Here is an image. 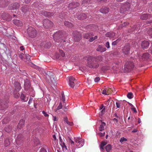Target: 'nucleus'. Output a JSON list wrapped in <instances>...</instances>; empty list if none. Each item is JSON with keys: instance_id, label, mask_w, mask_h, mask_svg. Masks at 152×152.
<instances>
[{"instance_id": "c85d7f7f", "label": "nucleus", "mask_w": 152, "mask_h": 152, "mask_svg": "<svg viewBox=\"0 0 152 152\" xmlns=\"http://www.w3.org/2000/svg\"><path fill=\"white\" fill-rule=\"evenodd\" d=\"M106 124L104 122H102L100 125L99 127V130L100 131H102L104 130V126H105Z\"/></svg>"}, {"instance_id": "1a4fd4ad", "label": "nucleus", "mask_w": 152, "mask_h": 152, "mask_svg": "<svg viewBox=\"0 0 152 152\" xmlns=\"http://www.w3.org/2000/svg\"><path fill=\"white\" fill-rule=\"evenodd\" d=\"M1 17L4 20L9 21L11 20L12 17L8 13L3 12L1 13Z\"/></svg>"}, {"instance_id": "de8ad7c7", "label": "nucleus", "mask_w": 152, "mask_h": 152, "mask_svg": "<svg viewBox=\"0 0 152 152\" xmlns=\"http://www.w3.org/2000/svg\"><path fill=\"white\" fill-rule=\"evenodd\" d=\"M148 33L152 38V28L150 29L148 31Z\"/></svg>"}, {"instance_id": "09e8293b", "label": "nucleus", "mask_w": 152, "mask_h": 152, "mask_svg": "<svg viewBox=\"0 0 152 152\" xmlns=\"http://www.w3.org/2000/svg\"><path fill=\"white\" fill-rule=\"evenodd\" d=\"M127 140L126 138H124V137H121L120 140V141L121 142H123L126 141Z\"/></svg>"}, {"instance_id": "79ce46f5", "label": "nucleus", "mask_w": 152, "mask_h": 152, "mask_svg": "<svg viewBox=\"0 0 152 152\" xmlns=\"http://www.w3.org/2000/svg\"><path fill=\"white\" fill-rule=\"evenodd\" d=\"M59 52L61 56L62 57H64L65 55V54L64 51L60 49H59Z\"/></svg>"}, {"instance_id": "7ed1b4c3", "label": "nucleus", "mask_w": 152, "mask_h": 152, "mask_svg": "<svg viewBox=\"0 0 152 152\" xmlns=\"http://www.w3.org/2000/svg\"><path fill=\"white\" fill-rule=\"evenodd\" d=\"M27 31L29 36L31 38H34L37 36V32L36 30L32 27H28L27 29Z\"/></svg>"}, {"instance_id": "a878e982", "label": "nucleus", "mask_w": 152, "mask_h": 152, "mask_svg": "<svg viewBox=\"0 0 152 152\" xmlns=\"http://www.w3.org/2000/svg\"><path fill=\"white\" fill-rule=\"evenodd\" d=\"M59 17L61 19L60 21H62L64 19H65L66 18V16L65 13H61L59 14Z\"/></svg>"}, {"instance_id": "9b49d317", "label": "nucleus", "mask_w": 152, "mask_h": 152, "mask_svg": "<svg viewBox=\"0 0 152 152\" xmlns=\"http://www.w3.org/2000/svg\"><path fill=\"white\" fill-rule=\"evenodd\" d=\"M69 85L72 88H74L76 83V80L72 76L69 77Z\"/></svg>"}, {"instance_id": "7c9ffc66", "label": "nucleus", "mask_w": 152, "mask_h": 152, "mask_svg": "<svg viewBox=\"0 0 152 152\" xmlns=\"http://www.w3.org/2000/svg\"><path fill=\"white\" fill-rule=\"evenodd\" d=\"M149 54L148 53H145L143 54L142 56V58L144 60H147L149 57Z\"/></svg>"}, {"instance_id": "0eeeda50", "label": "nucleus", "mask_w": 152, "mask_h": 152, "mask_svg": "<svg viewBox=\"0 0 152 152\" xmlns=\"http://www.w3.org/2000/svg\"><path fill=\"white\" fill-rule=\"evenodd\" d=\"M53 23L50 20L48 19H45L43 21V26L45 28L48 29L49 28L52 27Z\"/></svg>"}, {"instance_id": "8fccbe9b", "label": "nucleus", "mask_w": 152, "mask_h": 152, "mask_svg": "<svg viewBox=\"0 0 152 152\" xmlns=\"http://www.w3.org/2000/svg\"><path fill=\"white\" fill-rule=\"evenodd\" d=\"M61 145V146L62 148L64 147L66 148V146L65 145V144L63 142H61V143H60Z\"/></svg>"}, {"instance_id": "bb28decb", "label": "nucleus", "mask_w": 152, "mask_h": 152, "mask_svg": "<svg viewBox=\"0 0 152 152\" xmlns=\"http://www.w3.org/2000/svg\"><path fill=\"white\" fill-rule=\"evenodd\" d=\"M92 3L91 0H84L83 1L82 5L83 6H87L88 4Z\"/></svg>"}, {"instance_id": "c03bdc74", "label": "nucleus", "mask_w": 152, "mask_h": 152, "mask_svg": "<svg viewBox=\"0 0 152 152\" xmlns=\"http://www.w3.org/2000/svg\"><path fill=\"white\" fill-rule=\"evenodd\" d=\"M96 50L98 51L102 52L106 50V48H97Z\"/></svg>"}, {"instance_id": "69168bd1", "label": "nucleus", "mask_w": 152, "mask_h": 152, "mask_svg": "<svg viewBox=\"0 0 152 152\" xmlns=\"http://www.w3.org/2000/svg\"><path fill=\"white\" fill-rule=\"evenodd\" d=\"M40 152H47L46 150L44 148H42L41 149Z\"/></svg>"}, {"instance_id": "864d4df0", "label": "nucleus", "mask_w": 152, "mask_h": 152, "mask_svg": "<svg viewBox=\"0 0 152 152\" xmlns=\"http://www.w3.org/2000/svg\"><path fill=\"white\" fill-rule=\"evenodd\" d=\"M100 80V78L99 77H96L94 79V81L95 82H98Z\"/></svg>"}, {"instance_id": "49530a36", "label": "nucleus", "mask_w": 152, "mask_h": 152, "mask_svg": "<svg viewBox=\"0 0 152 152\" xmlns=\"http://www.w3.org/2000/svg\"><path fill=\"white\" fill-rule=\"evenodd\" d=\"M61 94L62 96L61 100L63 102H64L65 100V97L64 95V93L63 91H62L61 93Z\"/></svg>"}, {"instance_id": "603ef678", "label": "nucleus", "mask_w": 152, "mask_h": 152, "mask_svg": "<svg viewBox=\"0 0 152 152\" xmlns=\"http://www.w3.org/2000/svg\"><path fill=\"white\" fill-rule=\"evenodd\" d=\"M105 134V132H103V133L100 132L99 133V135L100 137L104 136Z\"/></svg>"}, {"instance_id": "2f4dec72", "label": "nucleus", "mask_w": 152, "mask_h": 152, "mask_svg": "<svg viewBox=\"0 0 152 152\" xmlns=\"http://www.w3.org/2000/svg\"><path fill=\"white\" fill-rule=\"evenodd\" d=\"M41 13L42 15L47 17L50 16L51 14V13L50 12H48L43 11H42L41 12Z\"/></svg>"}, {"instance_id": "f704fd0d", "label": "nucleus", "mask_w": 152, "mask_h": 152, "mask_svg": "<svg viewBox=\"0 0 152 152\" xmlns=\"http://www.w3.org/2000/svg\"><path fill=\"white\" fill-rule=\"evenodd\" d=\"M20 98L24 102H27L28 100V97L26 98L25 95L23 93L21 94Z\"/></svg>"}, {"instance_id": "4d7b16f0", "label": "nucleus", "mask_w": 152, "mask_h": 152, "mask_svg": "<svg viewBox=\"0 0 152 152\" xmlns=\"http://www.w3.org/2000/svg\"><path fill=\"white\" fill-rule=\"evenodd\" d=\"M63 151L64 152H68V150L67 148V147L66 148L63 147L62 148Z\"/></svg>"}, {"instance_id": "4be33fe9", "label": "nucleus", "mask_w": 152, "mask_h": 152, "mask_svg": "<svg viewBox=\"0 0 152 152\" xmlns=\"http://www.w3.org/2000/svg\"><path fill=\"white\" fill-rule=\"evenodd\" d=\"M100 12L102 13L106 14L109 11V9L107 7H103L99 10Z\"/></svg>"}, {"instance_id": "cd10ccee", "label": "nucleus", "mask_w": 152, "mask_h": 152, "mask_svg": "<svg viewBox=\"0 0 152 152\" xmlns=\"http://www.w3.org/2000/svg\"><path fill=\"white\" fill-rule=\"evenodd\" d=\"M25 120H23L22 119L20 120L17 126L18 128L20 129V128L22 127V126L24 125L25 124Z\"/></svg>"}, {"instance_id": "c9c22d12", "label": "nucleus", "mask_w": 152, "mask_h": 152, "mask_svg": "<svg viewBox=\"0 0 152 152\" xmlns=\"http://www.w3.org/2000/svg\"><path fill=\"white\" fill-rule=\"evenodd\" d=\"M43 44L44 45V48H49L51 46V44L49 42H43Z\"/></svg>"}, {"instance_id": "052dcab7", "label": "nucleus", "mask_w": 152, "mask_h": 152, "mask_svg": "<svg viewBox=\"0 0 152 152\" xmlns=\"http://www.w3.org/2000/svg\"><path fill=\"white\" fill-rule=\"evenodd\" d=\"M116 105L117 107V108H120L121 106V104H120L118 102H116Z\"/></svg>"}, {"instance_id": "473e14b6", "label": "nucleus", "mask_w": 152, "mask_h": 152, "mask_svg": "<svg viewBox=\"0 0 152 152\" xmlns=\"http://www.w3.org/2000/svg\"><path fill=\"white\" fill-rule=\"evenodd\" d=\"M64 24L65 26L70 28H72L73 26L72 23L67 21H64Z\"/></svg>"}, {"instance_id": "a211bd4d", "label": "nucleus", "mask_w": 152, "mask_h": 152, "mask_svg": "<svg viewBox=\"0 0 152 152\" xmlns=\"http://www.w3.org/2000/svg\"><path fill=\"white\" fill-rule=\"evenodd\" d=\"M113 90L111 88H105L102 91V93L105 95H109L111 93Z\"/></svg>"}, {"instance_id": "39448f33", "label": "nucleus", "mask_w": 152, "mask_h": 152, "mask_svg": "<svg viewBox=\"0 0 152 152\" xmlns=\"http://www.w3.org/2000/svg\"><path fill=\"white\" fill-rule=\"evenodd\" d=\"M76 17L80 20H83L86 19L89 17V14L88 13L86 14L83 12L77 13L75 15Z\"/></svg>"}, {"instance_id": "5fc2aeb1", "label": "nucleus", "mask_w": 152, "mask_h": 152, "mask_svg": "<svg viewBox=\"0 0 152 152\" xmlns=\"http://www.w3.org/2000/svg\"><path fill=\"white\" fill-rule=\"evenodd\" d=\"M42 113L45 117H48L49 116L48 114H47L44 111H42Z\"/></svg>"}, {"instance_id": "6e6552de", "label": "nucleus", "mask_w": 152, "mask_h": 152, "mask_svg": "<svg viewBox=\"0 0 152 152\" xmlns=\"http://www.w3.org/2000/svg\"><path fill=\"white\" fill-rule=\"evenodd\" d=\"M74 140L76 143L78 144L77 145L78 148L81 147L84 145V140L82 138L79 137L75 138Z\"/></svg>"}, {"instance_id": "0e129e2a", "label": "nucleus", "mask_w": 152, "mask_h": 152, "mask_svg": "<svg viewBox=\"0 0 152 152\" xmlns=\"http://www.w3.org/2000/svg\"><path fill=\"white\" fill-rule=\"evenodd\" d=\"M64 123H67V122L68 121V118L66 117H65L64 118Z\"/></svg>"}, {"instance_id": "bf43d9fd", "label": "nucleus", "mask_w": 152, "mask_h": 152, "mask_svg": "<svg viewBox=\"0 0 152 152\" xmlns=\"http://www.w3.org/2000/svg\"><path fill=\"white\" fill-rule=\"evenodd\" d=\"M105 46L106 48H110V43L109 42H107L105 44Z\"/></svg>"}, {"instance_id": "c756f323", "label": "nucleus", "mask_w": 152, "mask_h": 152, "mask_svg": "<svg viewBox=\"0 0 152 152\" xmlns=\"http://www.w3.org/2000/svg\"><path fill=\"white\" fill-rule=\"evenodd\" d=\"M15 89L17 91H19L21 89L20 84L18 82H16L15 83Z\"/></svg>"}, {"instance_id": "e433bc0d", "label": "nucleus", "mask_w": 152, "mask_h": 152, "mask_svg": "<svg viewBox=\"0 0 152 152\" xmlns=\"http://www.w3.org/2000/svg\"><path fill=\"white\" fill-rule=\"evenodd\" d=\"M18 54H22L24 55L25 53L24 48H19Z\"/></svg>"}, {"instance_id": "6ab92c4d", "label": "nucleus", "mask_w": 152, "mask_h": 152, "mask_svg": "<svg viewBox=\"0 0 152 152\" xmlns=\"http://www.w3.org/2000/svg\"><path fill=\"white\" fill-rule=\"evenodd\" d=\"M30 9V8H29V7L26 5H24L21 8V10L22 12L25 13L28 12Z\"/></svg>"}, {"instance_id": "f8f14e48", "label": "nucleus", "mask_w": 152, "mask_h": 152, "mask_svg": "<svg viewBox=\"0 0 152 152\" xmlns=\"http://www.w3.org/2000/svg\"><path fill=\"white\" fill-rule=\"evenodd\" d=\"M140 19L142 20H146L148 19L150 20L152 18L151 15L148 13H144L140 15Z\"/></svg>"}, {"instance_id": "f03ea898", "label": "nucleus", "mask_w": 152, "mask_h": 152, "mask_svg": "<svg viewBox=\"0 0 152 152\" xmlns=\"http://www.w3.org/2000/svg\"><path fill=\"white\" fill-rule=\"evenodd\" d=\"M63 36V33L61 31H58L56 32L54 34L53 36V38L55 42H60V43L59 45V47H65L64 43L66 42V41L65 40H63L62 39ZM58 45H59L58 44Z\"/></svg>"}, {"instance_id": "e2e57ef3", "label": "nucleus", "mask_w": 152, "mask_h": 152, "mask_svg": "<svg viewBox=\"0 0 152 152\" xmlns=\"http://www.w3.org/2000/svg\"><path fill=\"white\" fill-rule=\"evenodd\" d=\"M53 140H54L55 141H58V140L56 138V136L55 135H53Z\"/></svg>"}, {"instance_id": "f257e3e1", "label": "nucleus", "mask_w": 152, "mask_h": 152, "mask_svg": "<svg viewBox=\"0 0 152 152\" xmlns=\"http://www.w3.org/2000/svg\"><path fill=\"white\" fill-rule=\"evenodd\" d=\"M87 60L88 64L90 67L96 68L99 66L98 61L102 60V57L101 56H99L97 58H94L92 56H88L86 57Z\"/></svg>"}, {"instance_id": "680f3d73", "label": "nucleus", "mask_w": 152, "mask_h": 152, "mask_svg": "<svg viewBox=\"0 0 152 152\" xmlns=\"http://www.w3.org/2000/svg\"><path fill=\"white\" fill-rule=\"evenodd\" d=\"M66 124H68L70 126H72L73 125V124L72 122H69L68 121L67 123H66Z\"/></svg>"}, {"instance_id": "13d9d810", "label": "nucleus", "mask_w": 152, "mask_h": 152, "mask_svg": "<svg viewBox=\"0 0 152 152\" xmlns=\"http://www.w3.org/2000/svg\"><path fill=\"white\" fill-rule=\"evenodd\" d=\"M110 102V100H108L107 101H105V103H104L105 104V105H106L107 106H108Z\"/></svg>"}, {"instance_id": "ddd939ff", "label": "nucleus", "mask_w": 152, "mask_h": 152, "mask_svg": "<svg viewBox=\"0 0 152 152\" xmlns=\"http://www.w3.org/2000/svg\"><path fill=\"white\" fill-rule=\"evenodd\" d=\"M9 4L7 0H0V8L6 7Z\"/></svg>"}, {"instance_id": "2eb2a0df", "label": "nucleus", "mask_w": 152, "mask_h": 152, "mask_svg": "<svg viewBox=\"0 0 152 152\" xmlns=\"http://www.w3.org/2000/svg\"><path fill=\"white\" fill-rule=\"evenodd\" d=\"M23 141V136L21 135H19L17 137L16 139V143L17 145L21 144L22 143Z\"/></svg>"}, {"instance_id": "a19ab883", "label": "nucleus", "mask_w": 152, "mask_h": 152, "mask_svg": "<svg viewBox=\"0 0 152 152\" xmlns=\"http://www.w3.org/2000/svg\"><path fill=\"white\" fill-rule=\"evenodd\" d=\"M10 144V141L8 139H6L4 141V145L5 146H7Z\"/></svg>"}, {"instance_id": "20e7f679", "label": "nucleus", "mask_w": 152, "mask_h": 152, "mask_svg": "<svg viewBox=\"0 0 152 152\" xmlns=\"http://www.w3.org/2000/svg\"><path fill=\"white\" fill-rule=\"evenodd\" d=\"M130 7V4L128 2L122 5L120 9L121 13L124 14L125 12L129 10Z\"/></svg>"}, {"instance_id": "72a5a7b5", "label": "nucleus", "mask_w": 152, "mask_h": 152, "mask_svg": "<svg viewBox=\"0 0 152 152\" xmlns=\"http://www.w3.org/2000/svg\"><path fill=\"white\" fill-rule=\"evenodd\" d=\"M129 48H124L122 50V52L125 55H127L129 53Z\"/></svg>"}, {"instance_id": "4c0bfd02", "label": "nucleus", "mask_w": 152, "mask_h": 152, "mask_svg": "<svg viewBox=\"0 0 152 152\" xmlns=\"http://www.w3.org/2000/svg\"><path fill=\"white\" fill-rule=\"evenodd\" d=\"M107 144V142L102 141L101 142V144L99 145V147L101 149H104V146Z\"/></svg>"}, {"instance_id": "9d476101", "label": "nucleus", "mask_w": 152, "mask_h": 152, "mask_svg": "<svg viewBox=\"0 0 152 152\" xmlns=\"http://www.w3.org/2000/svg\"><path fill=\"white\" fill-rule=\"evenodd\" d=\"M73 35L74 37V40L76 42H79L81 39V35L80 33L78 32H74Z\"/></svg>"}, {"instance_id": "4468645a", "label": "nucleus", "mask_w": 152, "mask_h": 152, "mask_svg": "<svg viewBox=\"0 0 152 152\" xmlns=\"http://www.w3.org/2000/svg\"><path fill=\"white\" fill-rule=\"evenodd\" d=\"M79 5V4L77 2H73L70 3L68 5L69 8L71 9L72 10L75 8H76V7H78Z\"/></svg>"}, {"instance_id": "5701e85b", "label": "nucleus", "mask_w": 152, "mask_h": 152, "mask_svg": "<svg viewBox=\"0 0 152 152\" xmlns=\"http://www.w3.org/2000/svg\"><path fill=\"white\" fill-rule=\"evenodd\" d=\"M13 23L15 25L19 26H20L22 25V23L21 21L17 19H14L13 20Z\"/></svg>"}, {"instance_id": "a18cd8bd", "label": "nucleus", "mask_w": 152, "mask_h": 152, "mask_svg": "<svg viewBox=\"0 0 152 152\" xmlns=\"http://www.w3.org/2000/svg\"><path fill=\"white\" fill-rule=\"evenodd\" d=\"M62 105L61 103L60 102L59 105L58 107L55 110V111H56L57 110H58L62 108Z\"/></svg>"}, {"instance_id": "338daca9", "label": "nucleus", "mask_w": 152, "mask_h": 152, "mask_svg": "<svg viewBox=\"0 0 152 152\" xmlns=\"http://www.w3.org/2000/svg\"><path fill=\"white\" fill-rule=\"evenodd\" d=\"M26 58L28 60H30V56L28 54H26Z\"/></svg>"}, {"instance_id": "dca6fc26", "label": "nucleus", "mask_w": 152, "mask_h": 152, "mask_svg": "<svg viewBox=\"0 0 152 152\" xmlns=\"http://www.w3.org/2000/svg\"><path fill=\"white\" fill-rule=\"evenodd\" d=\"M20 6V5L18 3H15L11 4L9 7L10 10H14L18 9Z\"/></svg>"}, {"instance_id": "412c9836", "label": "nucleus", "mask_w": 152, "mask_h": 152, "mask_svg": "<svg viewBox=\"0 0 152 152\" xmlns=\"http://www.w3.org/2000/svg\"><path fill=\"white\" fill-rule=\"evenodd\" d=\"M7 102H6L5 103L1 102L0 103V110H3L7 107Z\"/></svg>"}, {"instance_id": "f3484780", "label": "nucleus", "mask_w": 152, "mask_h": 152, "mask_svg": "<svg viewBox=\"0 0 152 152\" xmlns=\"http://www.w3.org/2000/svg\"><path fill=\"white\" fill-rule=\"evenodd\" d=\"M94 35V34L93 32H90L83 34V37L85 38L89 39L91 37L93 36Z\"/></svg>"}, {"instance_id": "774afa93", "label": "nucleus", "mask_w": 152, "mask_h": 152, "mask_svg": "<svg viewBox=\"0 0 152 152\" xmlns=\"http://www.w3.org/2000/svg\"><path fill=\"white\" fill-rule=\"evenodd\" d=\"M113 121L115 123H118V120L116 118H114L113 119Z\"/></svg>"}, {"instance_id": "aec40b11", "label": "nucleus", "mask_w": 152, "mask_h": 152, "mask_svg": "<svg viewBox=\"0 0 152 152\" xmlns=\"http://www.w3.org/2000/svg\"><path fill=\"white\" fill-rule=\"evenodd\" d=\"M49 77L51 82L53 83H56L55 80V76L53 75V73L51 72H49Z\"/></svg>"}, {"instance_id": "b1692460", "label": "nucleus", "mask_w": 152, "mask_h": 152, "mask_svg": "<svg viewBox=\"0 0 152 152\" xmlns=\"http://www.w3.org/2000/svg\"><path fill=\"white\" fill-rule=\"evenodd\" d=\"M149 42L146 41H144L142 42L141 43L142 48H147L148 47L149 45Z\"/></svg>"}, {"instance_id": "6e6d98bb", "label": "nucleus", "mask_w": 152, "mask_h": 152, "mask_svg": "<svg viewBox=\"0 0 152 152\" xmlns=\"http://www.w3.org/2000/svg\"><path fill=\"white\" fill-rule=\"evenodd\" d=\"M18 55H19V57L21 59H23V58H24V56H23L24 55H23L22 54H18Z\"/></svg>"}, {"instance_id": "3c124183", "label": "nucleus", "mask_w": 152, "mask_h": 152, "mask_svg": "<svg viewBox=\"0 0 152 152\" xmlns=\"http://www.w3.org/2000/svg\"><path fill=\"white\" fill-rule=\"evenodd\" d=\"M129 23L128 22H124L122 24L121 27L126 26L128 25Z\"/></svg>"}, {"instance_id": "393cba45", "label": "nucleus", "mask_w": 152, "mask_h": 152, "mask_svg": "<svg viewBox=\"0 0 152 152\" xmlns=\"http://www.w3.org/2000/svg\"><path fill=\"white\" fill-rule=\"evenodd\" d=\"M115 34L113 32H109L107 33L106 34V36L110 38H113L115 36Z\"/></svg>"}, {"instance_id": "58836bf2", "label": "nucleus", "mask_w": 152, "mask_h": 152, "mask_svg": "<svg viewBox=\"0 0 152 152\" xmlns=\"http://www.w3.org/2000/svg\"><path fill=\"white\" fill-rule=\"evenodd\" d=\"M112 149V146L110 144L107 145L105 147V149L107 152H109Z\"/></svg>"}, {"instance_id": "37998d69", "label": "nucleus", "mask_w": 152, "mask_h": 152, "mask_svg": "<svg viewBox=\"0 0 152 152\" xmlns=\"http://www.w3.org/2000/svg\"><path fill=\"white\" fill-rule=\"evenodd\" d=\"M127 96L129 99H131L133 98V95L132 93L129 92L127 94Z\"/></svg>"}, {"instance_id": "423d86ee", "label": "nucleus", "mask_w": 152, "mask_h": 152, "mask_svg": "<svg viewBox=\"0 0 152 152\" xmlns=\"http://www.w3.org/2000/svg\"><path fill=\"white\" fill-rule=\"evenodd\" d=\"M134 67L133 62L131 61L126 62L124 65V69L125 71L129 72Z\"/></svg>"}, {"instance_id": "ea45409f", "label": "nucleus", "mask_w": 152, "mask_h": 152, "mask_svg": "<svg viewBox=\"0 0 152 152\" xmlns=\"http://www.w3.org/2000/svg\"><path fill=\"white\" fill-rule=\"evenodd\" d=\"M97 38V36H95L94 37H93V36H92L90 38L88 41L90 42H92L94 40L96 39Z\"/></svg>"}]
</instances>
